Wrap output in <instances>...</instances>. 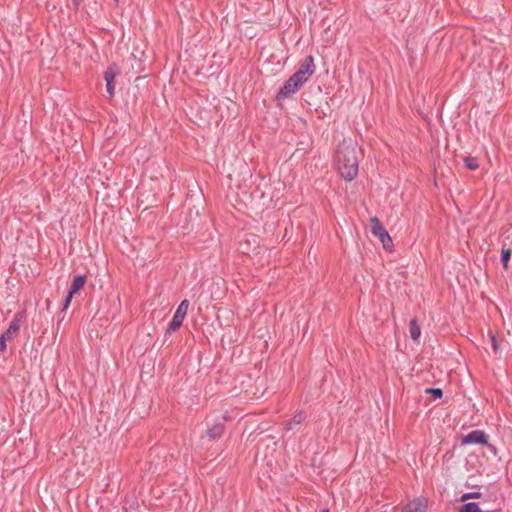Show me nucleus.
I'll use <instances>...</instances> for the list:
<instances>
[{
	"mask_svg": "<svg viewBox=\"0 0 512 512\" xmlns=\"http://www.w3.org/2000/svg\"><path fill=\"white\" fill-rule=\"evenodd\" d=\"M115 2H118V0H115Z\"/></svg>",
	"mask_w": 512,
	"mask_h": 512,
	"instance_id": "22",
	"label": "nucleus"
},
{
	"mask_svg": "<svg viewBox=\"0 0 512 512\" xmlns=\"http://www.w3.org/2000/svg\"><path fill=\"white\" fill-rule=\"evenodd\" d=\"M370 221L372 224V234L380 240L385 250L391 251L393 247L392 239L388 232L386 231V229L381 224L380 220L377 217H372Z\"/></svg>",
	"mask_w": 512,
	"mask_h": 512,
	"instance_id": "2",
	"label": "nucleus"
},
{
	"mask_svg": "<svg viewBox=\"0 0 512 512\" xmlns=\"http://www.w3.org/2000/svg\"><path fill=\"white\" fill-rule=\"evenodd\" d=\"M409 333H410V337L414 341L418 340L421 335L420 326L418 325L417 320L415 318L410 321Z\"/></svg>",
	"mask_w": 512,
	"mask_h": 512,
	"instance_id": "13",
	"label": "nucleus"
},
{
	"mask_svg": "<svg viewBox=\"0 0 512 512\" xmlns=\"http://www.w3.org/2000/svg\"><path fill=\"white\" fill-rule=\"evenodd\" d=\"M22 318V314L18 313L15 319L10 323L7 331L0 336V351L6 350V341L9 340L12 335L18 333L20 329L19 322Z\"/></svg>",
	"mask_w": 512,
	"mask_h": 512,
	"instance_id": "6",
	"label": "nucleus"
},
{
	"mask_svg": "<svg viewBox=\"0 0 512 512\" xmlns=\"http://www.w3.org/2000/svg\"><path fill=\"white\" fill-rule=\"evenodd\" d=\"M490 340H491V344H492V348H493L494 353H497L498 350H499V345H498L496 336L491 334L490 335Z\"/></svg>",
	"mask_w": 512,
	"mask_h": 512,
	"instance_id": "19",
	"label": "nucleus"
},
{
	"mask_svg": "<svg viewBox=\"0 0 512 512\" xmlns=\"http://www.w3.org/2000/svg\"><path fill=\"white\" fill-rule=\"evenodd\" d=\"M511 254H512V250L511 249H509V248L502 249V252H501V262L503 264L504 269H507V267H508V262L510 260Z\"/></svg>",
	"mask_w": 512,
	"mask_h": 512,
	"instance_id": "15",
	"label": "nucleus"
},
{
	"mask_svg": "<svg viewBox=\"0 0 512 512\" xmlns=\"http://www.w3.org/2000/svg\"><path fill=\"white\" fill-rule=\"evenodd\" d=\"M83 0H73L75 6H78Z\"/></svg>",
	"mask_w": 512,
	"mask_h": 512,
	"instance_id": "20",
	"label": "nucleus"
},
{
	"mask_svg": "<svg viewBox=\"0 0 512 512\" xmlns=\"http://www.w3.org/2000/svg\"><path fill=\"white\" fill-rule=\"evenodd\" d=\"M86 280H87L86 275H77L74 277L71 287H70V290L65 299L64 309H66L69 306V303L71 302L72 297L84 287Z\"/></svg>",
	"mask_w": 512,
	"mask_h": 512,
	"instance_id": "8",
	"label": "nucleus"
},
{
	"mask_svg": "<svg viewBox=\"0 0 512 512\" xmlns=\"http://www.w3.org/2000/svg\"><path fill=\"white\" fill-rule=\"evenodd\" d=\"M464 163H465V166L471 170H475L479 167V163H478L477 159L474 157H470V156L465 157Z\"/></svg>",
	"mask_w": 512,
	"mask_h": 512,
	"instance_id": "16",
	"label": "nucleus"
},
{
	"mask_svg": "<svg viewBox=\"0 0 512 512\" xmlns=\"http://www.w3.org/2000/svg\"><path fill=\"white\" fill-rule=\"evenodd\" d=\"M460 512H482L477 503L469 502L463 505Z\"/></svg>",
	"mask_w": 512,
	"mask_h": 512,
	"instance_id": "14",
	"label": "nucleus"
},
{
	"mask_svg": "<svg viewBox=\"0 0 512 512\" xmlns=\"http://www.w3.org/2000/svg\"><path fill=\"white\" fill-rule=\"evenodd\" d=\"M188 306H189L188 300H183L179 304V306H178V308H177V310H176V312H175V314H174V316L172 318V321L169 324L168 332L175 331V330H177L182 325L183 320H184L185 315H186L187 310H188Z\"/></svg>",
	"mask_w": 512,
	"mask_h": 512,
	"instance_id": "4",
	"label": "nucleus"
},
{
	"mask_svg": "<svg viewBox=\"0 0 512 512\" xmlns=\"http://www.w3.org/2000/svg\"><path fill=\"white\" fill-rule=\"evenodd\" d=\"M320 512H329V509L325 508V509H322Z\"/></svg>",
	"mask_w": 512,
	"mask_h": 512,
	"instance_id": "21",
	"label": "nucleus"
},
{
	"mask_svg": "<svg viewBox=\"0 0 512 512\" xmlns=\"http://www.w3.org/2000/svg\"><path fill=\"white\" fill-rule=\"evenodd\" d=\"M306 419V415L303 411L298 412L293 419L285 423L287 430H293L296 426L300 425Z\"/></svg>",
	"mask_w": 512,
	"mask_h": 512,
	"instance_id": "11",
	"label": "nucleus"
},
{
	"mask_svg": "<svg viewBox=\"0 0 512 512\" xmlns=\"http://www.w3.org/2000/svg\"><path fill=\"white\" fill-rule=\"evenodd\" d=\"M427 502L424 498L414 499L402 512H426Z\"/></svg>",
	"mask_w": 512,
	"mask_h": 512,
	"instance_id": "10",
	"label": "nucleus"
},
{
	"mask_svg": "<svg viewBox=\"0 0 512 512\" xmlns=\"http://www.w3.org/2000/svg\"><path fill=\"white\" fill-rule=\"evenodd\" d=\"M223 432L224 426L221 424H215L207 431V435L211 440H216L221 437Z\"/></svg>",
	"mask_w": 512,
	"mask_h": 512,
	"instance_id": "12",
	"label": "nucleus"
},
{
	"mask_svg": "<svg viewBox=\"0 0 512 512\" xmlns=\"http://www.w3.org/2000/svg\"><path fill=\"white\" fill-rule=\"evenodd\" d=\"M304 84V82L298 78L295 74H293L282 86L279 90L276 99L281 101L283 99L291 97L295 94Z\"/></svg>",
	"mask_w": 512,
	"mask_h": 512,
	"instance_id": "3",
	"label": "nucleus"
},
{
	"mask_svg": "<svg viewBox=\"0 0 512 512\" xmlns=\"http://www.w3.org/2000/svg\"><path fill=\"white\" fill-rule=\"evenodd\" d=\"M426 393L432 394L435 398H441L443 395L442 390L438 388H428Z\"/></svg>",
	"mask_w": 512,
	"mask_h": 512,
	"instance_id": "17",
	"label": "nucleus"
},
{
	"mask_svg": "<svg viewBox=\"0 0 512 512\" xmlns=\"http://www.w3.org/2000/svg\"><path fill=\"white\" fill-rule=\"evenodd\" d=\"M315 71L314 59L311 55L307 56L301 63L299 69L294 73L304 83L312 76Z\"/></svg>",
	"mask_w": 512,
	"mask_h": 512,
	"instance_id": "5",
	"label": "nucleus"
},
{
	"mask_svg": "<svg viewBox=\"0 0 512 512\" xmlns=\"http://www.w3.org/2000/svg\"><path fill=\"white\" fill-rule=\"evenodd\" d=\"M479 497H480V493H478V492L465 493L462 495L461 501H466L468 499L479 498Z\"/></svg>",
	"mask_w": 512,
	"mask_h": 512,
	"instance_id": "18",
	"label": "nucleus"
},
{
	"mask_svg": "<svg viewBox=\"0 0 512 512\" xmlns=\"http://www.w3.org/2000/svg\"><path fill=\"white\" fill-rule=\"evenodd\" d=\"M357 144L352 139H343L335 152L336 167L346 181H352L358 174L359 160Z\"/></svg>",
	"mask_w": 512,
	"mask_h": 512,
	"instance_id": "1",
	"label": "nucleus"
},
{
	"mask_svg": "<svg viewBox=\"0 0 512 512\" xmlns=\"http://www.w3.org/2000/svg\"><path fill=\"white\" fill-rule=\"evenodd\" d=\"M462 444H487L488 438L485 432L481 430H474L464 436L461 441Z\"/></svg>",
	"mask_w": 512,
	"mask_h": 512,
	"instance_id": "9",
	"label": "nucleus"
},
{
	"mask_svg": "<svg viewBox=\"0 0 512 512\" xmlns=\"http://www.w3.org/2000/svg\"><path fill=\"white\" fill-rule=\"evenodd\" d=\"M118 74H120V69L115 63L111 64L104 72V80L109 97L114 96V80Z\"/></svg>",
	"mask_w": 512,
	"mask_h": 512,
	"instance_id": "7",
	"label": "nucleus"
}]
</instances>
